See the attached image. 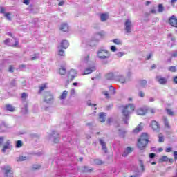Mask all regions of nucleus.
Here are the masks:
<instances>
[{"label":"nucleus","instance_id":"obj_1","mask_svg":"<svg viewBox=\"0 0 177 177\" xmlns=\"http://www.w3.org/2000/svg\"><path fill=\"white\" fill-rule=\"evenodd\" d=\"M135 111V105L133 104H129L122 106V114L123 115V121L124 124H128L129 121V115Z\"/></svg>","mask_w":177,"mask_h":177},{"label":"nucleus","instance_id":"obj_2","mask_svg":"<svg viewBox=\"0 0 177 177\" xmlns=\"http://www.w3.org/2000/svg\"><path fill=\"white\" fill-rule=\"evenodd\" d=\"M147 143H149V135L147 133H142L138 140L137 146L140 150H145L146 146H147Z\"/></svg>","mask_w":177,"mask_h":177},{"label":"nucleus","instance_id":"obj_3","mask_svg":"<svg viewBox=\"0 0 177 177\" xmlns=\"http://www.w3.org/2000/svg\"><path fill=\"white\" fill-rule=\"evenodd\" d=\"M97 57L102 60L110 59V52L104 47L100 48L97 52Z\"/></svg>","mask_w":177,"mask_h":177},{"label":"nucleus","instance_id":"obj_4","mask_svg":"<svg viewBox=\"0 0 177 177\" xmlns=\"http://www.w3.org/2000/svg\"><path fill=\"white\" fill-rule=\"evenodd\" d=\"M103 37V35L101 32H98L94 35L93 37H92L90 42L88 43V45H90V46H95L99 41H100L101 38Z\"/></svg>","mask_w":177,"mask_h":177},{"label":"nucleus","instance_id":"obj_5","mask_svg":"<svg viewBox=\"0 0 177 177\" xmlns=\"http://www.w3.org/2000/svg\"><path fill=\"white\" fill-rule=\"evenodd\" d=\"M3 171H5V176L12 177L13 176V170L9 165H4L1 167Z\"/></svg>","mask_w":177,"mask_h":177},{"label":"nucleus","instance_id":"obj_6","mask_svg":"<svg viewBox=\"0 0 177 177\" xmlns=\"http://www.w3.org/2000/svg\"><path fill=\"white\" fill-rule=\"evenodd\" d=\"M13 149V147L12 146V142H10V140H7L6 142H5L3 147L1 150L2 153H9Z\"/></svg>","mask_w":177,"mask_h":177},{"label":"nucleus","instance_id":"obj_7","mask_svg":"<svg viewBox=\"0 0 177 177\" xmlns=\"http://www.w3.org/2000/svg\"><path fill=\"white\" fill-rule=\"evenodd\" d=\"M44 102H45V103H47L48 104L53 102V95L50 93V92H46L44 94Z\"/></svg>","mask_w":177,"mask_h":177},{"label":"nucleus","instance_id":"obj_8","mask_svg":"<svg viewBox=\"0 0 177 177\" xmlns=\"http://www.w3.org/2000/svg\"><path fill=\"white\" fill-rule=\"evenodd\" d=\"M124 30L127 34H129L132 31V21L131 19H127L124 23Z\"/></svg>","mask_w":177,"mask_h":177},{"label":"nucleus","instance_id":"obj_9","mask_svg":"<svg viewBox=\"0 0 177 177\" xmlns=\"http://www.w3.org/2000/svg\"><path fill=\"white\" fill-rule=\"evenodd\" d=\"M117 77V72L113 73L110 72L106 74L105 78L108 80V81H115Z\"/></svg>","mask_w":177,"mask_h":177},{"label":"nucleus","instance_id":"obj_10","mask_svg":"<svg viewBox=\"0 0 177 177\" xmlns=\"http://www.w3.org/2000/svg\"><path fill=\"white\" fill-rule=\"evenodd\" d=\"M115 81H118V82H120V84H125V82H127V79L122 74L117 73Z\"/></svg>","mask_w":177,"mask_h":177},{"label":"nucleus","instance_id":"obj_11","mask_svg":"<svg viewBox=\"0 0 177 177\" xmlns=\"http://www.w3.org/2000/svg\"><path fill=\"white\" fill-rule=\"evenodd\" d=\"M50 139H52L54 142V143H59L60 140V136H59V134L57 133V131H53V134L50 137Z\"/></svg>","mask_w":177,"mask_h":177},{"label":"nucleus","instance_id":"obj_12","mask_svg":"<svg viewBox=\"0 0 177 177\" xmlns=\"http://www.w3.org/2000/svg\"><path fill=\"white\" fill-rule=\"evenodd\" d=\"M93 71H96V66L95 65L91 66L89 68H86L83 72V75H87L88 74H92Z\"/></svg>","mask_w":177,"mask_h":177},{"label":"nucleus","instance_id":"obj_13","mask_svg":"<svg viewBox=\"0 0 177 177\" xmlns=\"http://www.w3.org/2000/svg\"><path fill=\"white\" fill-rule=\"evenodd\" d=\"M169 24L170 26H172V27H176L177 28V19L175 15H172L169 17Z\"/></svg>","mask_w":177,"mask_h":177},{"label":"nucleus","instance_id":"obj_14","mask_svg":"<svg viewBox=\"0 0 177 177\" xmlns=\"http://www.w3.org/2000/svg\"><path fill=\"white\" fill-rule=\"evenodd\" d=\"M151 127L153 131H155V132H158V131H160V124L156 120H153L151 122Z\"/></svg>","mask_w":177,"mask_h":177},{"label":"nucleus","instance_id":"obj_15","mask_svg":"<svg viewBox=\"0 0 177 177\" xmlns=\"http://www.w3.org/2000/svg\"><path fill=\"white\" fill-rule=\"evenodd\" d=\"M75 77H77V70L71 69L68 74V77L72 81Z\"/></svg>","mask_w":177,"mask_h":177},{"label":"nucleus","instance_id":"obj_16","mask_svg":"<svg viewBox=\"0 0 177 177\" xmlns=\"http://www.w3.org/2000/svg\"><path fill=\"white\" fill-rule=\"evenodd\" d=\"M140 162V167H141V171H136L135 172V175H138V177L140 176V175H142V174H143V172H145V165H143V161L142 160H139Z\"/></svg>","mask_w":177,"mask_h":177},{"label":"nucleus","instance_id":"obj_17","mask_svg":"<svg viewBox=\"0 0 177 177\" xmlns=\"http://www.w3.org/2000/svg\"><path fill=\"white\" fill-rule=\"evenodd\" d=\"M147 111H148V109L146 107L140 108L136 111V113L138 114V115H145V114H146Z\"/></svg>","mask_w":177,"mask_h":177},{"label":"nucleus","instance_id":"obj_18","mask_svg":"<svg viewBox=\"0 0 177 177\" xmlns=\"http://www.w3.org/2000/svg\"><path fill=\"white\" fill-rule=\"evenodd\" d=\"M133 151V149L131 148L130 147H127L123 153H122V157H127L129 154H131Z\"/></svg>","mask_w":177,"mask_h":177},{"label":"nucleus","instance_id":"obj_19","mask_svg":"<svg viewBox=\"0 0 177 177\" xmlns=\"http://www.w3.org/2000/svg\"><path fill=\"white\" fill-rule=\"evenodd\" d=\"M156 80L160 85H165L167 84V79L161 76H156Z\"/></svg>","mask_w":177,"mask_h":177},{"label":"nucleus","instance_id":"obj_20","mask_svg":"<svg viewBox=\"0 0 177 177\" xmlns=\"http://www.w3.org/2000/svg\"><path fill=\"white\" fill-rule=\"evenodd\" d=\"M61 31H64V32H67L69 30L68 24L66 23H64L60 26Z\"/></svg>","mask_w":177,"mask_h":177},{"label":"nucleus","instance_id":"obj_21","mask_svg":"<svg viewBox=\"0 0 177 177\" xmlns=\"http://www.w3.org/2000/svg\"><path fill=\"white\" fill-rule=\"evenodd\" d=\"M100 19L101 21H106L109 19V14L107 13H102L100 15Z\"/></svg>","mask_w":177,"mask_h":177},{"label":"nucleus","instance_id":"obj_22","mask_svg":"<svg viewBox=\"0 0 177 177\" xmlns=\"http://www.w3.org/2000/svg\"><path fill=\"white\" fill-rule=\"evenodd\" d=\"M89 62V55H86L84 58L82 62V66H84V67H86V66H88V63Z\"/></svg>","mask_w":177,"mask_h":177},{"label":"nucleus","instance_id":"obj_23","mask_svg":"<svg viewBox=\"0 0 177 177\" xmlns=\"http://www.w3.org/2000/svg\"><path fill=\"white\" fill-rule=\"evenodd\" d=\"M99 142H100V145H101L102 147V150L104 151V153H107V146H106V142H104V140L100 139Z\"/></svg>","mask_w":177,"mask_h":177},{"label":"nucleus","instance_id":"obj_24","mask_svg":"<svg viewBox=\"0 0 177 177\" xmlns=\"http://www.w3.org/2000/svg\"><path fill=\"white\" fill-rule=\"evenodd\" d=\"M138 85L141 88H146L147 86V81L146 80H141L138 82Z\"/></svg>","mask_w":177,"mask_h":177},{"label":"nucleus","instance_id":"obj_25","mask_svg":"<svg viewBox=\"0 0 177 177\" xmlns=\"http://www.w3.org/2000/svg\"><path fill=\"white\" fill-rule=\"evenodd\" d=\"M70 44L68 43V41L67 40H63L61 42V48H63L64 49H67L68 48Z\"/></svg>","mask_w":177,"mask_h":177},{"label":"nucleus","instance_id":"obj_26","mask_svg":"<svg viewBox=\"0 0 177 177\" xmlns=\"http://www.w3.org/2000/svg\"><path fill=\"white\" fill-rule=\"evenodd\" d=\"M106 113H104V112L100 113L99 118H100V122H104L106 121Z\"/></svg>","mask_w":177,"mask_h":177},{"label":"nucleus","instance_id":"obj_27","mask_svg":"<svg viewBox=\"0 0 177 177\" xmlns=\"http://www.w3.org/2000/svg\"><path fill=\"white\" fill-rule=\"evenodd\" d=\"M4 44H5V45H7L8 46H17V45H19V41H15V44L11 45L10 44V39H7L4 41Z\"/></svg>","mask_w":177,"mask_h":177},{"label":"nucleus","instance_id":"obj_28","mask_svg":"<svg viewBox=\"0 0 177 177\" xmlns=\"http://www.w3.org/2000/svg\"><path fill=\"white\" fill-rule=\"evenodd\" d=\"M81 172H92V169H89L88 167L84 166L80 169Z\"/></svg>","mask_w":177,"mask_h":177},{"label":"nucleus","instance_id":"obj_29","mask_svg":"<svg viewBox=\"0 0 177 177\" xmlns=\"http://www.w3.org/2000/svg\"><path fill=\"white\" fill-rule=\"evenodd\" d=\"M142 129H143V127L140 124L136 127V129H134L133 132V133H138V132H140Z\"/></svg>","mask_w":177,"mask_h":177},{"label":"nucleus","instance_id":"obj_30","mask_svg":"<svg viewBox=\"0 0 177 177\" xmlns=\"http://www.w3.org/2000/svg\"><path fill=\"white\" fill-rule=\"evenodd\" d=\"M68 92L67 91H64L62 94L61 95V96L59 97L60 100H64V99H66V97H67V95H68Z\"/></svg>","mask_w":177,"mask_h":177},{"label":"nucleus","instance_id":"obj_31","mask_svg":"<svg viewBox=\"0 0 177 177\" xmlns=\"http://www.w3.org/2000/svg\"><path fill=\"white\" fill-rule=\"evenodd\" d=\"M6 109L8 111H15V107L10 104L6 105Z\"/></svg>","mask_w":177,"mask_h":177},{"label":"nucleus","instance_id":"obj_32","mask_svg":"<svg viewBox=\"0 0 177 177\" xmlns=\"http://www.w3.org/2000/svg\"><path fill=\"white\" fill-rule=\"evenodd\" d=\"M164 124L165 128H167L168 129L171 128V126L169 125V123L168 122V119H167V118H164Z\"/></svg>","mask_w":177,"mask_h":177},{"label":"nucleus","instance_id":"obj_33","mask_svg":"<svg viewBox=\"0 0 177 177\" xmlns=\"http://www.w3.org/2000/svg\"><path fill=\"white\" fill-rule=\"evenodd\" d=\"M21 113L22 114H27V113H28V108L27 104H26L24 107L22 108Z\"/></svg>","mask_w":177,"mask_h":177},{"label":"nucleus","instance_id":"obj_34","mask_svg":"<svg viewBox=\"0 0 177 177\" xmlns=\"http://www.w3.org/2000/svg\"><path fill=\"white\" fill-rule=\"evenodd\" d=\"M23 146V141L21 140H17L16 142V147L17 149H20Z\"/></svg>","mask_w":177,"mask_h":177},{"label":"nucleus","instance_id":"obj_35","mask_svg":"<svg viewBox=\"0 0 177 177\" xmlns=\"http://www.w3.org/2000/svg\"><path fill=\"white\" fill-rule=\"evenodd\" d=\"M112 42H113V44H115V45H122V41L119 39H113L112 40Z\"/></svg>","mask_w":177,"mask_h":177},{"label":"nucleus","instance_id":"obj_36","mask_svg":"<svg viewBox=\"0 0 177 177\" xmlns=\"http://www.w3.org/2000/svg\"><path fill=\"white\" fill-rule=\"evenodd\" d=\"M59 74H61V75H64V74H66V68H64V67H61L59 68Z\"/></svg>","mask_w":177,"mask_h":177},{"label":"nucleus","instance_id":"obj_37","mask_svg":"<svg viewBox=\"0 0 177 177\" xmlns=\"http://www.w3.org/2000/svg\"><path fill=\"white\" fill-rule=\"evenodd\" d=\"M168 160H169V158H168V156H162V158L160 159V161H161L162 162H167V161H168Z\"/></svg>","mask_w":177,"mask_h":177},{"label":"nucleus","instance_id":"obj_38","mask_svg":"<svg viewBox=\"0 0 177 177\" xmlns=\"http://www.w3.org/2000/svg\"><path fill=\"white\" fill-rule=\"evenodd\" d=\"M109 92L111 95H115V88L113 87L112 86H109Z\"/></svg>","mask_w":177,"mask_h":177},{"label":"nucleus","instance_id":"obj_39","mask_svg":"<svg viewBox=\"0 0 177 177\" xmlns=\"http://www.w3.org/2000/svg\"><path fill=\"white\" fill-rule=\"evenodd\" d=\"M63 140L64 141V142H66V143H69V144H71V137H66V136H64V137H63Z\"/></svg>","mask_w":177,"mask_h":177},{"label":"nucleus","instance_id":"obj_40","mask_svg":"<svg viewBox=\"0 0 177 177\" xmlns=\"http://www.w3.org/2000/svg\"><path fill=\"white\" fill-rule=\"evenodd\" d=\"M158 142H159V143L164 142V136L162 134L158 135Z\"/></svg>","mask_w":177,"mask_h":177},{"label":"nucleus","instance_id":"obj_41","mask_svg":"<svg viewBox=\"0 0 177 177\" xmlns=\"http://www.w3.org/2000/svg\"><path fill=\"white\" fill-rule=\"evenodd\" d=\"M158 12L159 13H162V12H164V6H162V4H159L158 5Z\"/></svg>","mask_w":177,"mask_h":177},{"label":"nucleus","instance_id":"obj_42","mask_svg":"<svg viewBox=\"0 0 177 177\" xmlns=\"http://www.w3.org/2000/svg\"><path fill=\"white\" fill-rule=\"evenodd\" d=\"M169 71H171V73H176V67L175 66H169L168 68Z\"/></svg>","mask_w":177,"mask_h":177},{"label":"nucleus","instance_id":"obj_43","mask_svg":"<svg viewBox=\"0 0 177 177\" xmlns=\"http://www.w3.org/2000/svg\"><path fill=\"white\" fill-rule=\"evenodd\" d=\"M39 58V54H35L32 55L31 60H37V59Z\"/></svg>","mask_w":177,"mask_h":177},{"label":"nucleus","instance_id":"obj_44","mask_svg":"<svg viewBox=\"0 0 177 177\" xmlns=\"http://www.w3.org/2000/svg\"><path fill=\"white\" fill-rule=\"evenodd\" d=\"M119 136H120V138H124L125 136V131L119 129Z\"/></svg>","mask_w":177,"mask_h":177},{"label":"nucleus","instance_id":"obj_45","mask_svg":"<svg viewBox=\"0 0 177 177\" xmlns=\"http://www.w3.org/2000/svg\"><path fill=\"white\" fill-rule=\"evenodd\" d=\"M5 17H6L7 20H12V17H10V12H6L4 15Z\"/></svg>","mask_w":177,"mask_h":177},{"label":"nucleus","instance_id":"obj_46","mask_svg":"<svg viewBox=\"0 0 177 177\" xmlns=\"http://www.w3.org/2000/svg\"><path fill=\"white\" fill-rule=\"evenodd\" d=\"M46 88V84H42L40 86V89L39 91V93H41L42 92V91H44V89Z\"/></svg>","mask_w":177,"mask_h":177},{"label":"nucleus","instance_id":"obj_47","mask_svg":"<svg viewBox=\"0 0 177 177\" xmlns=\"http://www.w3.org/2000/svg\"><path fill=\"white\" fill-rule=\"evenodd\" d=\"M124 55H125V53H124V52H118L116 53L117 57H122V56H124Z\"/></svg>","mask_w":177,"mask_h":177},{"label":"nucleus","instance_id":"obj_48","mask_svg":"<svg viewBox=\"0 0 177 177\" xmlns=\"http://www.w3.org/2000/svg\"><path fill=\"white\" fill-rule=\"evenodd\" d=\"M166 111L169 115L174 116V112L171 109H167Z\"/></svg>","mask_w":177,"mask_h":177},{"label":"nucleus","instance_id":"obj_49","mask_svg":"<svg viewBox=\"0 0 177 177\" xmlns=\"http://www.w3.org/2000/svg\"><path fill=\"white\" fill-rule=\"evenodd\" d=\"M102 93L105 95L106 99H110V94H109L108 91H103Z\"/></svg>","mask_w":177,"mask_h":177},{"label":"nucleus","instance_id":"obj_50","mask_svg":"<svg viewBox=\"0 0 177 177\" xmlns=\"http://www.w3.org/2000/svg\"><path fill=\"white\" fill-rule=\"evenodd\" d=\"M58 55L59 56H64V50L62 49L59 50Z\"/></svg>","mask_w":177,"mask_h":177},{"label":"nucleus","instance_id":"obj_51","mask_svg":"<svg viewBox=\"0 0 177 177\" xmlns=\"http://www.w3.org/2000/svg\"><path fill=\"white\" fill-rule=\"evenodd\" d=\"M94 162H95V164H97L98 165H100L101 164H102V160H100L99 159H95L94 160Z\"/></svg>","mask_w":177,"mask_h":177},{"label":"nucleus","instance_id":"obj_52","mask_svg":"<svg viewBox=\"0 0 177 177\" xmlns=\"http://www.w3.org/2000/svg\"><path fill=\"white\" fill-rule=\"evenodd\" d=\"M26 160H27V157H26V156H20L19 158L18 161H26Z\"/></svg>","mask_w":177,"mask_h":177},{"label":"nucleus","instance_id":"obj_53","mask_svg":"<svg viewBox=\"0 0 177 177\" xmlns=\"http://www.w3.org/2000/svg\"><path fill=\"white\" fill-rule=\"evenodd\" d=\"M110 49L111 52H117V47H115V46H111Z\"/></svg>","mask_w":177,"mask_h":177},{"label":"nucleus","instance_id":"obj_54","mask_svg":"<svg viewBox=\"0 0 177 177\" xmlns=\"http://www.w3.org/2000/svg\"><path fill=\"white\" fill-rule=\"evenodd\" d=\"M171 57H177V50L173 51V52L171 53Z\"/></svg>","mask_w":177,"mask_h":177},{"label":"nucleus","instance_id":"obj_55","mask_svg":"<svg viewBox=\"0 0 177 177\" xmlns=\"http://www.w3.org/2000/svg\"><path fill=\"white\" fill-rule=\"evenodd\" d=\"M87 106H93V107H96V104H92V103L91 102V101H88V102H87Z\"/></svg>","mask_w":177,"mask_h":177},{"label":"nucleus","instance_id":"obj_56","mask_svg":"<svg viewBox=\"0 0 177 177\" xmlns=\"http://www.w3.org/2000/svg\"><path fill=\"white\" fill-rule=\"evenodd\" d=\"M138 96H140V97H145V93L143 91H140L138 93Z\"/></svg>","mask_w":177,"mask_h":177},{"label":"nucleus","instance_id":"obj_57","mask_svg":"<svg viewBox=\"0 0 177 177\" xmlns=\"http://www.w3.org/2000/svg\"><path fill=\"white\" fill-rule=\"evenodd\" d=\"M148 111H150L151 114H155L156 109L151 108L148 110Z\"/></svg>","mask_w":177,"mask_h":177},{"label":"nucleus","instance_id":"obj_58","mask_svg":"<svg viewBox=\"0 0 177 177\" xmlns=\"http://www.w3.org/2000/svg\"><path fill=\"white\" fill-rule=\"evenodd\" d=\"M28 95H27V93H23L22 94H21V98L22 99H26V97H28Z\"/></svg>","mask_w":177,"mask_h":177},{"label":"nucleus","instance_id":"obj_59","mask_svg":"<svg viewBox=\"0 0 177 177\" xmlns=\"http://www.w3.org/2000/svg\"><path fill=\"white\" fill-rule=\"evenodd\" d=\"M39 168H41V166H39V165H33V169H39Z\"/></svg>","mask_w":177,"mask_h":177},{"label":"nucleus","instance_id":"obj_60","mask_svg":"<svg viewBox=\"0 0 177 177\" xmlns=\"http://www.w3.org/2000/svg\"><path fill=\"white\" fill-rule=\"evenodd\" d=\"M174 161H176L177 160V151H174Z\"/></svg>","mask_w":177,"mask_h":177},{"label":"nucleus","instance_id":"obj_61","mask_svg":"<svg viewBox=\"0 0 177 177\" xmlns=\"http://www.w3.org/2000/svg\"><path fill=\"white\" fill-rule=\"evenodd\" d=\"M0 13L5 14V8L3 7H0Z\"/></svg>","mask_w":177,"mask_h":177},{"label":"nucleus","instance_id":"obj_62","mask_svg":"<svg viewBox=\"0 0 177 177\" xmlns=\"http://www.w3.org/2000/svg\"><path fill=\"white\" fill-rule=\"evenodd\" d=\"M107 122H108L109 124H111V122H113V118H108Z\"/></svg>","mask_w":177,"mask_h":177},{"label":"nucleus","instance_id":"obj_63","mask_svg":"<svg viewBox=\"0 0 177 177\" xmlns=\"http://www.w3.org/2000/svg\"><path fill=\"white\" fill-rule=\"evenodd\" d=\"M156 157V153H150L149 154V158H154Z\"/></svg>","mask_w":177,"mask_h":177},{"label":"nucleus","instance_id":"obj_64","mask_svg":"<svg viewBox=\"0 0 177 177\" xmlns=\"http://www.w3.org/2000/svg\"><path fill=\"white\" fill-rule=\"evenodd\" d=\"M173 81H174V84H177V76H175V77L173 78Z\"/></svg>","mask_w":177,"mask_h":177}]
</instances>
